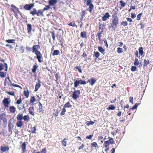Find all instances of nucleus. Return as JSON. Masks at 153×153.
Returning <instances> with one entry per match:
<instances>
[{"label": "nucleus", "instance_id": "1", "mask_svg": "<svg viewBox=\"0 0 153 153\" xmlns=\"http://www.w3.org/2000/svg\"><path fill=\"white\" fill-rule=\"evenodd\" d=\"M17 121L16 123V126L18 127L21 128L23 126V122L22 121L23 119L27 122L30 120V117L28 115L23 116L22 113H19L16 117Z\"/></svg>", "mask_w": 153, "mask_h": 153}, {"label": "nucleus", "instance_id": "2", "mask_svg": "<svg viewBox=\"0 0 153 153\" xmlns=\"http://www.w3.org/2000/svg\"><path fill=\"white\" fill-rule=\"evenodd\" d=\"M40 47L39 45H33L32 48V52L35 53L36 56V58L38 61L41 63L43 61L42 56L41 52L38 50L40 48Z\"/></svg>", "mask_w": 153, "mask_h": 153}, {"label": "nucleus", "instance_id": "3", "mask_svg": "<svg viewBox=\"0 0 153 153\" xmlns=\"http://www.w3.org/2000/svg\"><path fill=\"white\" fill-rule=\"evenodd\" d=\"M119 18H112L111 23L109 25L110 28H111L113 30H115V28L117 27L119 23Z\"/></svg>", "mask_w": 153, "mask_h": 153}, {"label": "nucleus", "instance_id": "4", "mask_svg": "<svg viewBox=\"0 0 153 153\" xmlns=\"http://www.w3.org/2000/svg\"><path fill=\"white\" fill-rule=\"evenodd\" d=\"M85 2H86V5L88 7V10L90 13H91L92 10H94V6L92 3V0H84Z\"/></svg>", "mask_w": 153, "mask_h": 153}, {"label": "nucleus", "instance_id": "5", "mask_svg": "<svg viewBox=\"0 0 153 153\" xmlns=\"http://www.w3.org/2000/svg\"><path fill=\"white\" fill-rule=\"evenodd\" d=\"M14 121L12 119H10L8 122V131L9 132H10L11 134L13 133V130L14 127Z\"/></svg>", "mask_w": 153, "mask_h": 153}, {"label": "nucleus", "instance_id": "6", "mask_svg": "<svg viewBox=\"0 0 153 153\" xmlns=\"http://www.w3.org/2000/svg\"><path fill=\"white\" fill-rule=\"evenodd\" d=\"M108 138L109 139L108 140L105 141L104 143V145L105 147H108L110 144L112 145L114 143L113 138L109 137Z\"/></svg>", "mask_w": 153, "mask_h": 153}, {"label": "nucleus", "instance_id": "7", "mask_svg": "<svg viewBox=\"0 0 153 153\" xmlns=\"http://www.w3.org/2000/svg\"><path fill=\"white\" fill-rule=\"evenodd\" d=\"M74 91L73 93L72 97L74 100H76L77 98L79 97L80 91L79 90H76L74 88Z\"/></svg>", "mask_w": 153, "mask_h": 153}, {"label": "nucleus", "instance_id": "8", "mask_svg": "<svg viewBox=\"0 0 153 153\" xmlns=\"http://www.w3.org/2000/svg\"><path fill=\"white\" fill-rule=\"evenodd\" d=\"M57 2V0H49L48 2L49 4L45 6V7H44V10H48L51 8L50 6L54 5Z\"/></svg>", "mask_w": 153, "mask_h": 153}, {"label": "nucleus", "instance_id": "9", "mask_svg": "<svg viewBox=\"0 0 153 153\" xmlns=\"http://www.w3.org/2000/svg\"><path fill=\"white\" fill-rule=\"evenodd\" d=\"M11 102L10 98H4L2 101V103L4 106L6 107H8Z\"/></svg>", "mask_w": 153, "mask_h": 153}, {"label": "nucleus", "instance_id": "10", "mask_svg": "<svg viewBox=\"0 0 153 153\" xmlns=\"http://www.w3.org/2000/svg\"><path fill=\"white\" fill-rule=\"evenodd\" d=\"M7 116L6 114L4 112L0 114V120L2 121L4 123H7Z\"/></svg>", "mask_w": 153, "mask_h": 153}, {"label": "nucleus", "instance_id": "11", "mask_svg": "<svg viewBox=\"0 0 153 153\" xmlns=\"http://www.w3.org/2000/svg\"><path fill=\"white\" fill-rule=\"evenodd\" d=\"M11 8L10 9L11 11H13L14 13H20V11L19 10V8L16 7L14 5L12 4L11 5Z\"/></svg>", "mask_w": 153, "mask_h": 153}, {"label": "nucleus", "instance_id": "12", "mask_svg": "<svg viewBox=\"0 0 153 153\" xmlns=\"http://www.w3.org/2000/svg\"><path fill=\"white\" fill-rule=\"evenodd\" d=\"M5 67V70L7 71L8 70V66L6 63H4L3 64L2 63H0V71L4 69V67Z\"/></svg>", "mask_w": 153, "mask_h": 153}, {"label": "nucleus", "instance_id": "13", "mask_svg": "<svg viewBox=\"0 0 153 153\" xmlns=\"http://www.w3.org/2000/svg\"><path fill=\"white\" fill-rule=\"evenodd\" d=\"M34 4H26L24 6V8L26 10H30L34 6Z\"/></svg>", "mask_w": 153, "mask_h": 153}, {"label": "nucleus", "instance_id": "14", "mask_svg": "<svg viewBox=\"0 0 153 153\" xmlns=\"http://www.w3.org/2000/svg\"><path fill=\"white\" fill-rule=\"evenodd\" d=\"M38 106L39 108L37 109V112L39 113H43L44 111L42 105L40 102H39Z\"/></svg>", "mask_w": 153, "mask_h": 153}, {"label": "nucleus", "instance_id": "15", "mask_svg": "<svg viewBox=\"0 0 153 153\" xmlns=\"http://www.w3.org/2000/svg\"><path fill=\"white\" fill-rule=\"evenodd\" d=\"M27 144L25 142H23L21 146L22 148V153H25L26 152Z\"/></svg>", "mask_w": 153, "mask_h": 153}, {"label": "nucleus", "instance_id": "16", "mask_svg": "<svg viewBox=\"0 0 153 153\" xmlns=\"http://www.w3.org/2000/svg\"><path fill=\"white\" fill-rule=\"evenodd\" d=\"M15 51L19 52L21 53H22L24 51V47L23 45L20 46L18 48H16L15 49Z\"/></svg>", "mask_w": 153, "mask_h": 153}, {"label": "nucleus", "instance_id": "17", "mask_svg": "<svg viewBox=\"0 0 153 153\" xmlns=\"http://www.w3.org/2000/svg\"><path fill=\"white\" fill-rule=\"evenodd\" d=\"M110 17V15L108 12H107L105 13L104 16L102 18V20L103 21H106L107 19H109Z\"/></svg>", "mask_w": 153, "mask_h": 153}, {"label": "nucleus", "instance_id": "18", "mask_svg": "<svg viewBox=\"0 0 153 153\" xmlns=\"http://www.w3.org/2000/svg\"><path fill=\"white\" fill-rule=\"evenodd\" d=\"M103 31V30H101L100 31H99L97 33L96 36H97V38L96 39L98 40L99 41L101 40V34L102 33Z\"/></svg>", "mask_w": 153, "mask_h": 153}, {"label": "nucleus", "instance_id": "19", "mask_svg": "<svg viewBox=\"0 0 153 153\" xmlns=\"http://www.w3.org/2000/svg\"><path fill=\"white\" fill-rule=\"evenodd\" d=\"M44 8L42 10H39L37 11L36 15L37 16H40V15L43 16V12L47 10H44Z\"/></svg>", "mask_w": 153, "mask_h": 153}, {"label": "nucleus", "instance_id": "20", "mask_svg": "<svg viewBox=\"0 0 153 153\" xmlns=\"http://www.w3.org/2000/svg\"><path fill=\"white\" fill-rule=\"evenodd\" d=\"M41 82L39 80H38V82L36 83L35 85V89L34 90V91L35 92L37 91L41 86Z\"/></svg>", "mask_w": 153, "mask_h": 153}, {"label": "nucleus", "instance_id": "21", "mask_svg": "<svg viewBox=\"0 0 153 153\" xmlns=\"http://www.w3.org/2000/svg\"><path fill=\"white\" fill-rule=\"evenodd\" d=\"M9 81L10 83H9L8 82H7V84L8 85H10V86H13V87H18V88H20L21 89H22V87L20 85H18L17 84H15L14 83H13V84L12 83V81H11L10 80V81Z\"/></svg>", "mask_w": 153, "mask_h": 153}, {"label": "nucleus", "instance_id": "22", "mask_svg": "<svg viewBox=\"0 0 153 153\" xmlns=\"http://www.w3.org/2000/svg\"><path fill=\"white\" fill-rule=\"evenodd\" d=\"M0 149L3 152H5L9 150V148L8 146H1L0 147Z\"/></svg>", "mask_w": 153, "mask_h": 153}, {"label": "nucleus", "instance_id": "23", "mask_svg": "<svg viewBox=\"0 0 153 153\" xmlns=\"http://www.w3.org/2000/svg\"><path fill=\"white\" fill-rule=\"evenodd\" d=\"M96 80L97 79H96L91 78L90 79H89L88 80L87 83L89 82L91 85L92 86L94 84Z\"/></svg>", "mask_w": 153, "mask_h": 153}, {"label": "nucleus", "instance_id": "24", "mask_svg": "<svg viewBox=\"0 0 153 153\" xmlns=\"http://www.w3.org/2000/svg\"><path fill=\"white\" fill-rule=\"evenodd\" d=\"M9 110L10 113H15L16 111V108L13 106H10L9 107Z\"/></svg>", "mask_w": 153, "mask_h": 153}, {"label": "nucleus", "instance_id": "25", "mask_svg": "<svg viewBox=\"0 0 153 153\" xmlns=\"http://www.w3.org/2000/svg\"><path fill=\"white\" fill-rule=\"evenodd\" d=\"M144 64H143V68L145 67H146L150 63V61L149 60L145 58V59H143Z\"/></svg>", "mask_w": 153, "mask_h": 153}, {"label": "nucleus", "instance_id": "26", "mask_svg": "<svg viewBox=\"0 0 153 153\" xmlns=\"http://www.w3.org/2000/svg\"><path fill=\"white\" fill-rule=\"evenodd\" d=\"M29 112L31 115L34 116V107L33 106L30 107L29 109Z\"/></svg>", "mask_w": 153, "mask_h": 153}, {"label": "nucleus", "instance_id": "27", "mask_svg": "<svg viewBox=\"0 0 153 153\" xmlns=\"http://www.w3.org/2000/svg\"><path fill=\"white\" fill-rule=\"evenodd\" d=\"M27 32L29 34L30 33H31V31L32 29V25L31 24H29L27 25Z\"/></svg>", "mask_w": 153, "mask_h": 153}, {"label": "nucleus", "instance_id": "28", "mask_svg": "<svg viewBox=\"0 0 153 153\" xmlns=\"http://www.w3.org/2000/svg\"><path fill=\"white\" fill-rule=\"evenodd\" d=\"M97 121V120H94L93 121H87L86 122V124L88 126H89L90 125H93L94 123Z\"/></svg>", "mask_w": 153, "mask_h": 153}, {"label": "nucleus", "instance_id": "29", "mask_svg": "<svg viewBox=\"0 0 153 153\" xmlns=\"http://www.w3.org/2000/svg\"><path fill=\"white\" fill-rule=\"evenodd\" d=\"M68 140V139L65 138L63 139V140L62 141V146H64V147L66 146H67V140Z\"/></svg>", "mask_w": 153, "mask_h": 153}, {"label": "nucleus", "instance_id": "30", "mask_svg": "<svg viewBox=\"0 0 153 153\" xmlns=\"http://www.w3.org/2000/svg\"><path fill=\"white\" fill-rule=\"evenodd\" d=\"M91 148H95L96 149L98 147V145L96 142H94L91 143Z\"/></svg>", "mask_w": 153, "mask_h": 153}, {"label": "nucleus", "instance_id": "31", "mask_svg": "<svg viewBox=\"0 0 153 153\" xmlns=\"http://www.w3.org/2000/svg\"><path fill=\"white\" fill-rule=\"evenodd\" d=\"M72 105L70 104V102H68L65 103L64 105L65 108H71L72 107Z\"/></svg>", "mask_w": 153, "mask_h": 153}, {"label": "nucleus", "instance_id": "32", "mask_svg": "<svg viewBox=\"0 0 153 153\" xmlns=\"http://www.w3.org/2000/svg\"><path fill=\"white\" fill-rule=\"evenodd\" d=\"M80 36L82 38H87L86 32H85L84 31L81 32L80 33Z\"/></svg>", "mask_w": 153, "mask_h": 153}, {"label": "nucleus", "instance_id": "33", "mask_svg": "<svg viewBox=\"0 0 153 153\" xmlns=\"http://www.w3.org/2000/svg\"><path fill=\"white\" fill-rule=\"evenodd\" d=\"M115 109V107L112 105H109L108 108H107L108 110H114Z\"/></svg>", "mask_w": 153, "mask_h": 153}, {"label": "nucleus", "instance_id": "34", "mask_svg": "<svg viewBox=\"0 0 153 153\" xmlns=\"http://www.w3.org/2000/svg\"><path fill=\"white\" fill-rule=\"evenodd\" d=\"M68 25L70 26L73 27H77V25H76L74 21L71 22L70 23L68 24Z\"/></svg>", "mask_w": 153, "mask_h": 153}, {"label": "nucleus", "instance_id": "35", "mask_svg": "<svg viewBox=\"0 0 153 153\" xmlns=\"http://www.w3.org/2000/svg\"><path fill=\"white\" fill-rule=\"evenodd\" d=\"M36 101V99L34 96L31 97L30 99V103L32 105H33V103Z\"/></svg>", "mask_w": 153, "mask_h": 153}, {"label": "nucleus", "instance_id": "36", "mask_svg": "<svg viewBox=\"0 0 153 153\" xmlns=\"http://www.w3.org/2000/svg\"><path fill=\"white\" fill-rule=\"evenodd\" d=\"M59 114V111L58 109H54L53 110V114L55 117H56L58 116Z\"/></svg>", "mask_w": 153, "mask_h": 153}, {"label": "nucleus", "instance_id": "37", "mask_svg": "<svg viewBox=\"0 0 153 153\" xmlns=\"http://www.w3.org/2000/svg\"><path fill=\"white\" fill-rule=\"evenodd\" d=\"M140 103H136L133 106L132 108H129V111H130L131 110H134L136 109L137 108L138 105H140Z\"/></svg>", "mask_w": 153, "mask_h": 153}, {"label": "nucleus", "instance_id": "38", "mask_svg": "<svg viewBox=\"0 0 153 153\" xmlns=\"http://www.w3.org/2000/svg\"><path fill=\"white\" fill-rule=\"evenodd\" d=\"M140 103H136L133 106L132 108H129V111H130L131 110H134L136 109L137 108L138 105H140Z\"/></svg>", "mask_w": 153, "mask_h": 153}, {"label": "nucleus", "instance_id": "39", "mask_svg": "<svg viewBox=\"0 0 153 153\" xmlns=\"http://www.w3.org/2000/svg\"><path fill=\"white\" fill-rule=\"evenodd\" d=\"M60 53V52L59 50H56L54 51L52 55L53 56L57 55H58Z\"/></svg>", "mask_w": 153, "mask_h": 153}, {"label": "nucleus", "instance_id": "40", "mask_svg": "<svg viewBox=\"0 0 153 153\" xmlns=\"http://www.w3.org/2000/svg\"><path fill=\"white\" fill-rule=\"evenodd\" d=\"M38 67V66L37 65H34L32 69V72L33 73H35Z\"/></svg>", "mask_w": 153, "mask_h": 153}, {"label": "nucleus", "instance_id": "41", "mask_svg": "<svg viewBox=\"0 0 153 153\" xmlns=\"http://www.w3.org/2000/svg\"><path fill=\"white\" fill-rule=\"evenodd\" d=\"M37 10L36 8H33V10L31 11L30 12V14L32 15H34L35 14L36 15Z\"/></svg>", "mask_w": 153, "mask_h": 153}, {"label": "nucleus", "instance_id": "42", "mask_svg": "<svg viewBox=\"0 0 153 153\" xmlns=\"http://www.w3.org/2000/svg\"><path fill=\"white\" fill-rule=\"evenodd\" d=\"M36 128L35 126L32 127L30 128V132L32 133H36Z\"/></svg>", "mask_w": 153, "mask_h": 153}, {"label": "nucleus", "instance_id": "43", "mask_svg": "<svg viewBox=\"0 0 153 153\" xmlns=\"http://www.w3.org/2000/svg\"><path fill=\"white\" fill-rule=\"evenodd\" d=\"M66 111V110L65 108L64 107L61 110V111L60 113V115L62 116L65 115V113Z\"/></svg>", "mask_w": 153, "mask_h": 153}, {"label": "nucleus", "instance_id": "44", "mask_svg": "<svg viewBox=\"0 0 153 153\" xmlns=\"http://www.w3.org/2000/svg\"><path fill=\"white\" fill-rule=\"evenodd\" d=\"M138 50L139 53L141 55H142L144 53L143 51V48L142 47H139Z\"/></svg>", "mask_w": 153, "mask_h": 153}, {"label": "nucleus", "instance_id": "45", "mask_svg": "<svg viewBox=\"0 0 153 153\" xmlns=\"http://www.w3.org/2000/svg\"><path fill=\"white\" fill-rule=\"evenodd\" d=\"M79 81L76 80H75L74 82V87H77V86H78L79 84Z\"/></svg>", "mask_w": 153, "mask_h": 153}, {"label": "nucleus", "instance_id": "46", "mask_svg": "<svg viewBox=\"0 0 153 153\" xmlns=\"http://www.w3.org/2000/svg\"><path fill=\"white\" fill-rule=\"evenodd\" d=\"M118 13V11H115L113 13V14L112 15V18H118V17L117 16V14Z\"/></svg>", "mask_w": 153, "mask_h": 153}, {"label": "nucleus", "instance_id": "47", "mask_svg": "<svg viewBox=\"0 0 153 153\" xmlns=\"http://www.w3.org/2000/svg\"><path fill=\"white\" fill-rule=\"evenodd\" d=\"M98 48L99 51L102 53H103L105 52V49H103L102 47H98Z\"/></svg>", "mask_w": 153, "mask_h": 153}, {"label": "nucleus", "instance_id": "48", "mask_svg": "<svg viewBox=\"0 0 153 153\" xmlns=\"http://www.w3.org/2000/svg\"><path fill=\"white\" fill-rule=\"evenodd\" d=\"M134 65H138L139 64V62L138 61V59L136 58L135 59L134 62Z\"/></svg>", "mask_w": 153, "mask_h": 153}, {"label": "nucleus", "instance_id": "49", "mask_svg": "<svg viewBox=\"0 0 153 153\" xmlns=\"http://www.w3.org/2000/svg\"><path fill=\"white\" fill-rule=\"evenodd\" d=\"M15 40L14 39H7L5 40L6 42H7L10 43H14Z\"/></svg>", "mask_w": 153, "mask_h": 153}, {"label": "nucleus", "instance_id": "50", "mask_svg": "<svg viewBox=\"0 0 153 153\" xmlns=\"http://www.w3.org/2000/svg\"><path fill=\"white\" fill-rule=\"evenodd\" d=\"M24 95L25 96L26 98H27L29 96V91L28 90L24 91Z\"/></svg>", "mask_w": 153, "mask_h": 153}, {"label": "nucleus", "instance_id": "51", "mask_svg": "<svg viewBox=\"0 0 153 153\" xmlns=\"http://www.w3.org/2000/svg\"><path fill=\"white\" fill-rule=\"evenodd\" d=\"M120 5L121 7H123L125 6L126 5V3L122 1V0H120L119 1Z\"/></svg>", "mask_w": 153, "mask_h": 153}, {"label": "nucleus", "instance_id": "52", "mask_svg": "<svg viewBox=\"0 0 153 153\" xmlns=\"http://www.w3.org/2000/svg\"><path fill=\"white\" fill-rule=\"evenodd\" d=\"M6 75V74L3 72H0V77L1 78H4L5 77Z\"/></svg>", "mask_w": 153, "mask_h": 153}, {"label": "nucleus", "instance_id": "53", "mask_svg": "<svg viewBox=\"0 0 153 153\" xmlns=\"http://www.w3.org/2000/svg\"><path fill=\"white\" fill-rule=\"evenodd\" d=\"M6 92L7 93V94L13 96H15V93L14 91H6Z\"/></svg>", "mask_w": 153, "mask_h": 153}, {"label": "nucleus", "instance_id": "54", "mask_svg": "<svg viewBox=\"0 0 153 153\" xmlns=\"http://www.w3.org/2000/svg\"><path fill=\"white\" fill-rule=\"evenodd\" d=\"M75 68L78 69L79 72L80 73H82V71L81 69V66H76L75 67Z\"/></svg>", "mask_w": 153, "mask_h": 153}, {"label": "nucleus", "instance_id": "55", "mask_svg": "<svg viewBox=\"0 0 153 153\" xmlns=\"http://www.w3.org/2000/svg\"><path fill=\"white\" fill-rule=\"evenodd\" d=\"M22 102V99L21 97H20L19 99L17 100L16 102L15 103L16 104L19 105Z\"/></svg>", "mask_w": 153, "mask_h": 153}, {"label": "nucleus", "instance_id": "56", "mask_svg": "<svg viewBox=\"0 0 153 153\" xmlns=\"http://www.w3.org/2000/svg\"><path fill=\"white\" fill-rule=\"evenodd\" d=\"M117 51L118 53H120L123 52V50L122 48H118L117 49Z\"/></svg>", "mask_w": 153, "mask_h": 153}, {"label": "nucleus", "instance_id": "57", "mask_svg": "<svg viewBox=\"0 0 153 153\" xmlns=\"http://www.w3.org/2000/svg\"><path fill=\"white\" fill-rule=\"evenodd\" d=\"M79 81V84L81 85H85L86 83V82L85 80H83L82 79H80Z\"/></svg>", "mask_w": 153, "mask_h": 153}, {"label": "nucleus", "instance_id": "58", "mask_svg": "<svg viewBox=\"0 0 153 153\" xmlns=\"http://www.w3.org/2000/svg\"><path fill=\"white\" fill-rule=\"evenodd\" d=\"M94 54L95 56L97 58H98L100 56V53L97 51L94 52Z\"/></svg>", "mask_w": 153, "mask_h": 153}, {"label": "nucleus", "instance_id": "59", "mask_svg": "<svg viewBox=\"0 0 153 153\" xmlns=\"http://www.w3.org/2000/svg\"><path fill=\"white\" fill-rule=\"evenodd\" d=\"M51 34L53 38V40H54L55 38V35L54 31H53L51 32Z\"/></svg>", "mask_w": 153, "mask_h": 153}, {"label": "nucleus", "instance_id": "60", "mask_svg": "<svg viewBox=\"0 0 153 153\" xmlns=\"http://www.w3.org/2000/svg\"><path fill=\"white\" fill-rule=\"evenodd\" d=\"M121 24L124 27L128 25L127 22L126 21H123V22H121Z\"/></svg>", "mask_w": 153, "mask_h": 153}, {"label": "nucleus", "instance_id": "61", "mask_svg": "<svg viewBox=\"0 0 153 153\" xmlns=\"http://www.w3.org/2000/svg\"><path fill=\"white\" fill-rule=\"evenodd\" d=\"M85 11L83 10L81 12V16L82 19H83L85 16Z\"/></svg>", "mask_w": 153, "mask_h": 153}, {"label": "nucleus", "instance_id": "62", "mask_svg": "<svg viewBox=\"0 0 153 153\" xmlns=\"http://www.w3.org/2000/svg\"><path fill=\"white\" fill-rule=\"evenodd\" d=\"M142 14V13H140L138 14L137 16V19L138 20H139L140 19L141 16Z\"/></svg>", "mask_w": 153, "mask_h": 153}, {"label": "nucleus", "instance_id": "63", "mask_svg": "<svg viewBox=\"0 0 153 153\" xmlns=\"http://www.w3.org/2000/svg\"><path fill=\"white\" fill-rule=\"evenodd\" d=\"M46 147H45L42 149V150L40 152L41 153H46Z\"/></svg>", "mask_w": 153, "mask_h": 153}, {"label": "nucleus", "instance_id": "64", "mask_svg": "<svg viewBox=\"0 0 153 153\" xmlns=\"http://www.w3.org/2000/svg\"><path fill=\"white\" fill-rule=\"evenodd\" d=\"M131 17L132 19H134V18H135L136 17V15L134 13H131Z\"/></svg>", "mask_w": 153, "mask_h": 153}]
</instances>
